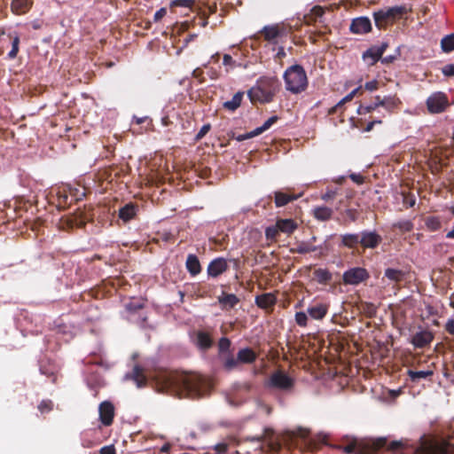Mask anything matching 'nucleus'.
<instances>
[{
    "label": "nucleus",
    "mask_w": 454,
    "mask_h": 454,
    "mask_svg": "<svg viewBox=\"0 0 454 454\" xmlns=\"http://www.w3.org/2000/svg\"><path fill=\"white\" fill-rule=\"evenodd\" d=\"M370 275L364 268L356 267L343 273V282L346 285L356 286L369 278Z\"/></svg>",
    "instance_id": "nucleus-8"
},
{
    "label": "nucleus",
    "mask_w": 454,
    "mask_h": 454,
    "mask_svg": "<svg viewBox=\"0 0 454 454\" xmlns=\"http://www.w3.org/2000/svg\"><path fill=\"white\" fill-rule=\"evenodd\" d=\"M278 121V116L274 115L269 118L262 126L254 129L255 134H262L271 127Z\"/></svg>",
    "instance_id": "nucleus-39"
},
{
    "label": "nucleus",
    "mask_w": 454,
    "mask_h": 454,
    "mask_svg": "<svg viewBox=\"0 0 454 454\" xmlns=\"http://www.w3.org/2000/svg\"><path fill=\"white\" fill-rule=\"evenodd\" d=\"M442 73L443 74V75L445 76H454V64H448V65H445L442 68Z\"/></svg>",
    "instance_id": "nucleus-51"
},
{
    "label": "nucleus",
    "mask_w": 454,
    "mask_h": 454,
    "mask_svg": "<svg viewBox=\"0 0 454 454\" xmlns=\"http://www.w3.org/2000/svg\"><path fill=\"white\" fill-rule=\"evenodd\" d=\"M301 194L294 195L289 194L283 192H275V204L277 207H283L288 204L289 202L297 200L300 198Z\"/></svg>",
    "instance_id": "nucleus-21"
},
{
    "label": "nucleus",
    "mask_w": 454,
    "mask_h": 454,
    "mask_svg": "<svg viewBox=\"0 0 454 454\" xmlns=\"http://www.w3.org/2000/svg\"><path fill=\"white\" fill-rule=\"evenodd\" d=\"M426 226L428 230L432 231H435L440 229L441 227V222L440 220L435 216H430L426 219Z\"/></svg>",
    "instance_id": "nucleus-38"
},
{
    "label": "nucleus",
    "mask_w": 454,
    "mask_h": 454,
    "mask_svg": "<svg viewBox=\"0 0 454 454\" xmlns=\"http://www.w3.org/2000/svg\"><path fill=\"white\" fill-rule=\"evenodd\" d=\"M209 129L210 124L203 125L195 137L196 140H200L209 131Z\"/></svg>",
    "instance_id": "nucleus-53"
},
{
    "label": "nucleus",
    "mask_w": 454,
    "mask_h": 454,
    "mask_svg": "<svg viewBox=\"0 0 454 454\" xmlns=\"http://www.w3.org/2000/svg\"><path fill=\"white\" fill-rule=\"evenodd\" d=\"M375 99L379 100L380 106L385 107L388 111H391L393 108H395L398 102V100L394 97H386L384 98H380V96H377Z\"/></svg>",
    "instance_id": "nucleus-33"
},
{
    "label": "nucleus",
    "mask_w": 454,
    "mask_h": 454,
    "mask_svg": "<svg viewBox=\"0 0 454 454\" xmlns=\"http://www.w3.org/2000/svg\"><path fill=\"white\" fill-rule=\"evenodd\" d=\"M415 454H450V452L446 444H441L422 436Z\"/></svg>",
    "instance_id": "nucleus-5"
},
{
    "label": "nucleus",
    "mask_w": 454,
    "mask_h": 454,
    "mask_svg": "<svg viewBox=\"0 0 454 454\" xmlns=\"http://www.w3.org/2000/svg\"><path fill=\"white\" fill-rule=\"evenodd\" d=\"M243 97L244 92L238 91L231 100H227L223 104V107L230 112L236 111L240 106Z\"/></svg>",
    "instance_id": "nucleus-23"
},
{
    "label": "nucleus",
    "mask_w": 454,
    "mask_h": 454,
    "mask_svg": "<svg viewBox=\"0 0 454 454\" xmlns=\"http://www.w3.org/2000/svg\"><path fill=\"white\" fill-rule=\"evenodd\" d=\"M387 443V439L386 438H379L376 442H375V447L377 449H380V448H383Z\"/></svg>",
    "instance_id": "nucleus-63"
},
{
    "label": "nucleus",
    "mask_w": 454,
    "mask_h": 454,
    "mask_svg": "<svg viewBox=\"0 0 454 454\" xmlns=\"http://www.w3.org/2000/svg\"><path fill=\"white\" fill-rule=\"evenodd\" d=\"M408 375L412 382H419L421 379H426L433 375L432 371H408Z\"/></svg>",
    "instance_id": "nucleus-32"
},
{
    "label": "nucleus",
    "mask_w": 454,
    "mask_h": 454,
    "mask_svg": "<svg viewBox=\"0 0 454 454\" xmlns=\"http://www.w3.org/2000/svg\"><path fill=\"white\" fill-rule=\"evenodd\" d=\"M385 277L394 282H400L403 279V271L396 269L387 268L384 273Z\"/></svg>",
    "instance_id": "nucleus-31"
},
{
    "label": "nucleus",
    "mask_w": 454,
    "mask_h": 454,
    "mask_svg": "<svg viewBox=\"0 0 454 454\" xmlns=\"http://www.w3.org/2000/svg\"><path fill=\"white\" fill-rule=\"evenodd\" d=\"M279 229L278 228V224L271 225L266 228L265 230V237L267 240H270V242L276 241L278 236L279 235Z\"/></svg>",
    "instance_id": "nucleus-37"
},
{
    "label": "nucleus",
    "mask_w": 454,
    "mask_h": 454,
    "mask_svg": "<svg viewBox=\"0 0 454 454\" xmlns=\"http://www.w3.org/2000/svg\"><path fill=\"white\" fill-rule=\"evenodd\" d=\"M343 450L344 452L346 453H355L357 451V445L356 443L355 442H351L348 445H346L344 448H343Z\"/></svg>",
    "instance_id": "nucleus-61"
},
{
    "label": "nucleus",
    "mask_w": 454,
    "mask_h": 454,
    "mask_svg": "<svg viewBox=\"0 0 454 454\" xmlns=\"http://www.w3.org/2000/svg\"><path fill=\"white\" fill-rule=\"evenodd\" d=\"M307 312L313 319L321 320L326 316L328 312V305L324 303H317L309 307Z\"/></svg>",
    "instance_id": "nucleus-17"
},
{
    "label": "nucleus",
    "mask_w": 454,
    "mask_h": 454,
    "mask_svg": "<svg viewBox=\"0 0 454 454\" xmlns=\"http://www.w3.org/2000/svg\"><path fill=\"white\" fill-rule=\"evenodd\" d=\"M378 82L376 80H373V81H370V82H367L365 84H364V89L369 90V91H373V90H376L378 89Z\"/></svg>",
    "instance_id": "nucleus-60"
},
{
    "label": "nucleus",
    "mask_w": 454,
    "mask_h": 454,
    "mask_svg": "<svg viewBox=\"0 0 454 454\" xmlns=\"http://www.w3.org/2000/svg\"><path fill=\"white\" fill-rule=\"evenodd\" d=\"M228 450V444L225 442H220L214 446V453H207V454H224Z\"/></svg>",
    "instance_id": "nucleus-46"
},
{
    "label": "nucleus",
    "mask_w": 454,
    "mask_h": 454,
    "mask_svg": "<svg viewBox=\"0 0 454 454\" xmlns=\"http://www.w3.org/2000/svg\"><path fill=\"white\" fill-rule=\"evenodd\" d=\"M195 344L200 349L207 350L212 347L213 340L208 333L199 331L196 333Z\"/></svg>",
    "instance_id": "nucleus-15"
},
{
    "label": "nucleus",
    "mask_w": 454,
    "mask_h": 454,
    "mask_svg": "<svg viewBox=\"0 0 454 454\" xmlns=\"http://www.w3.org/2000/svg\"><path fill=\"white\" fill-rule=\"evenodd\" d=\"M404 5L382 8L373 12V19L378 28L381 29L402 19L408 12Z\"/></svg>",
    "instance_id": "nucleus-4"
},
{
    "label": "nucleus",
    "mask_w": 454,
    "mask_h": 454,
    "mask_svg": "<svg viewBox=\"0 0 454 454\" xmlns=\"http://www.w3.org/2000/svg\"><path fill=\"white\" fill-rule=\"evenodd\" d=\"M268 385L276 389L289 391L294 386V380L283 371L278 370L270 375Z\"/></svg>",
    "instance_id": "nucleus-6"
},
{
    "label": "nucleus",
    "mask_w": 454,
    "mask_h": 454,
    "mask_svg": "<svg viewBox=\"0 0 454 454\" xmlns=\"http://www.w3.org/2000/svg\"><path fill=\"white\" fill-rule=\"evenodd\" d=\"M360 89H361V87H357L355 90H353L352 91H350L340 101H339V103L335 106L333 110H335L337 107L342 106L343 104L351 101L354 98V97L356 95V93L360 90Z\"/></svg>",
    "instance_id": "nucleus-43"
},
{
    "label": "nucleus",
    "mask_w": 454,
    "mask_h": 454,
    "mask_svg": "<svg viewBox=\"0 0 454 454\" xmlns=\"http://www.w3.org/2000/svg\"><path fill=\"white\" fill-rule=\"evenodd\" d=\"M278 81L274 78L262 80L256 87L251 88L247 95L253 103H269L278 91Z\"/></svg>",
    "instance_id": "nucleus-3"
},
{
    "label": "nucleus",
    "mask_w": 454,
    "mask_h": 454,
    "mask_svg": "<svg viewBox=\"0 0 454 454\" xmlns=\"http://www.w3.org/2000/svg\"><path fill=\"white\" fill-rule=\"evenodd\" d=\"M239 363V361L238 357L235 358L233 356H229L225 359L223 366L227 371H232L233 369H235L238 366Z\"/></svg>",
    "instance_id": "nucleus-40"
},
{
    "label": "nucleus",
    "mask_w": 454,
    "mask_h": 454,
    "mask_svg": "<svg viewBox=\"0 0 454 454\" xmlns=\"http://www.w3.org/2000/svg\"><path fill=\"white\" fill-rule=\"evenodd\" d=\"M360 235L359 234H344L341 236V241L343 246L354 248L358 244H360Z\"/></svg>",
    "instance_id": "nucleus-29"
},
{
    "label": "nucleus",
    "mask_w": 454,
    "mask_h": 454,
    "mask_svg": "<svg viewBox=\"0 0 454 454\" xmlns=\"http://www.w3.org/2000/svg\"><path fill=\"white\" fill-rule=\"evenodd\" d=\"M333 213V211L332 208L325 206L316 207L313 209V215L318 221L330 220L332 218Z\"/></svg>",
    "instance_id": "nucleus-26"
},
{
    "label": "nucleus",
    "mask_w": 454,
    "mask_h": 454,
    "mask_svg": "<svg viewBox=\"0 0 454 454\" xmlns=\"http://www.w3.org/2000/svg\"><path fill=\"white\" fill-rule=\"evenodd\" d=\"M276 223L283 233L291 234L297 229V223L293 219H278Z\"/></svg>",
    "instance_id": "nucleus-24"
},
{
    "label": "nucleus",
    "mask_w": 454,
    "mask_h": 454,
    "mask_svg": "<svg viewBox=\"0 0 454 454\" xmlns=\"http://www.w3.org/2000/svg\"><path fill=\"white\" fill-rule=\"evenodd\" d=\"M441 48L443 52L447 53L454 51V33L442 38Z\"/></svg>",
    "instance_id": "nucleus-30"
},
{
    "label": "nucleus",
    "mask_w": 454,
    "mask_h": 454,
    "mask_svg": "<svg viewBox=\"0 0 454 454\" xmlns=\"http://www.w3.org/2000/svg\"><path fill=\"white\" fill-rule=\"evenodd\" d=\"M379 106H380V104H379V100L375 99V102L371 105L364 106H360V107L358 108V114H364L372 113Z\"/></svg>",
    "instance_id": "nucleus-42"
},
{
    "label": "nucleus",
    "mask_w": 454,
    "mask_h": 454,
    "mask_svg": "<svg viewBox=\"0 0 454 454\" xmlns=\"http://www.w3.org/2000/svg\"><path fill=\"white\" fill-rule=\"evenodd\" d=\"M403 204L409 207H414L416 204V198L412 194L403 193Z\"/></svg>",
    "instance_id": "nucleus-47"
},
{
    "label": "nucleus",
    "mask_w": 454,
    "mask_h": 454,
    "mask_svg": "<svg viewBox=\"0 0 454 454\" xmlns=\"http://www.w3.org/2000/svg\"><path fill=\"white\" fill-rule=\"evenodd\" d=\"M52 402L50 400H43L39 405L38 410L41 411V413H46L52 410Z\"/></svg>",
    "instance_id": "nucleus-44"
},
{
    "label": "nucleus",
    "mask_w": 454,
    "mask_h": 454,
    "mask_svg": "<svg viewBox=\"0 0 454 454\" xmlns=\"http://www.w3.org/2000/svg\"><path fill=\"white\" fill-rule=\"evenodd\" d=\"M237 356H238L239 363H243V364H252L257 358L256 353L250 348H241L238 352Z\"/></svg>",
    "instance_id": "nucleus-22"
},
{
    "label": "nucleus",
    "mask_w": 454,
    "mask_h": 454,
    "mask_svg": "<svg viewBox=\"0 0 454 454\" xmlns=\"http://www.w3.org/2000/svg\"><path fill=\"white\" fill-rule=\"evenodd\" d=\"M99 419L101 423L109 427L112 425L114 418V407L109 401H104L99 404L98 407Z\"/></svg>",
    "instance_id": "nucleus-10"
},
{
    "label": "nucleus",
    "mask_w": 454,
    "mask_h": 454,
    "mask_svg": "<svg viewBox=\"0 0 454 454\" xmlns=\"http://www.w3.org/2000/svg\"><path fill=\"white\" fill-rule=\"evenodd\" d=\"M295 322L296 324L301 327H306L308 325V316L305 312L300 311L296 312L295 316Z\"/></svg>",
    "instance_id": "nucleus-41"
},
{
    "label": "nucleus",
    "mask_w": 454,
    "mask_h": 454,
    "mask_svg": "<svg viewBox=\"0 0 454 454\" xmlns=\"http://www.w3.org/2000/svg\"><path fill=\"white\" fill-rule=\"evenodd\" d=\"M395 227L400 229L402 231L407 232L411 231L413 228V224L411 221H401L395 223Z\"/></svg>",
    "instance_id": "nucleus-45"
},
{
    "label": "nucleus",
    "mask_w": 454,
    "mask_h": 454,
    "mask_svg": "<svg viewBox=\"0 0 454 454\" xmlns=\"http://www.w3.org/2000/svg\"><path fill=\"white\" fill-rule=\"evenodd\" d=\"M32 6V0H12L11 9L17 15L25 14Z\"/></svg>",
    "instance_id": "nucleus-18"
},
{
    "label": "nucleus",
    "mask_w": 454,
    "mask_h": 454,
    "mask_svg": "<svg viewBox=\"0 0 454 454\" xmlns=\"http://www.w3.org/2000/svg\"><path fill=\"white\" fill-rule=\"evenodd\" d=\"M324 13L325 10L321 6H314L311 9V14L315 19L321 18L324 15Z\"/></svg>",
    "instance_id": "nucleus-54"
},
{
    "label": "nucleus",
    "mask_w": 454,
    "mask_h": 454,
    "mask_svg": "<svg viewBox=\"0 0 454 454\" xmlns=\"http://www.w3.org/2000/svg\"><path fill=\"white\" fill-rule=\"evenodd\" d=\"M186 268H187V270L192 276H196L200 272V270H201L200 263L198 257L195 254H188L187 259H186Z\"/></svg>",
    "instance_id": "nucleus-25"
},
{
    "label": "nucleus",
    "mask_w": 454,
    "mask_h": 454,
    "mask_svg": "<svg viewBox=\"0 0 454 454\" xmlns=\"http://www.w3.org/2000/svg\"><path fill=\"white\" fill-rule=\"evenodd\" d=\"M12 39V50L8 53L10 59H15L19 52L20 36L18 34L9 35Z\"/></svg>",
    "instance_id": "nucleus-34"
},
{
    "label": "nucleus",
    "mask_w": 454,
    "mask_h": 454,
    "mask_svg": "<svg viewBox=\"0 0 454 454\" xmlns=\"http://www.w3.org/2000/svg\"><path fill=\"white\" fill-rule=\"evenodd\" d=\"M228 269L227 261L219 257L213 260L207 266V273L210 277L216 278Z\"/></svg>",
    "instance_id": "nucleus-13"
},
{
    "label": "nucleus",
    "mask_w": 454,
    "mask_h": 454,
    "mask_svg": "<svg viewBox=\"0 0 454 454\" xmlns=\"http://www.w3.org/2000/svg\"><path fill=\"white\" fill-rule=\"evenodd\" d=\"M193 3V0H174L172 5L190 8Z\"/></svg>",
    "instance_id": "nucleus-50"
},
{
    "label": "nucleus",
    "mask_w": 454,
    "mask_h": 454,
    "mask_svg": "<svg viewBox=\"0 0 454 454\" xmlns=\"http://www.w3.org/2000/svg\"><path fill=\"white\" fill-rule=\"evenodd\" d=\"M166 14H167L166 8H160L154 13L153 21L159 22Z\"/></svg>",
    "instance_id": "nucleus-56"
},
{
    "label": "nucleus",
    "mask_w": 454,
    "mask_h": 454,
    "mask_svg": "<svg viewBox=\"0 0 454 454\" xmlns=\"http://www.w3.org/2000/svg\"><path fill=\"white\" fill-rule=\"evenodd\" d=\"M100 454H116L114 445L104 446L99 450Z\"/></svg>",
    "instance_id": "nucleus-57"
},
{
    "label": "nucleus",
    "mask_w": 454,
    "mask_h": 454,
    "mask_svg": "<svg viewBox=\"0 0 454 454\" xmlns=\"http://www.w3.org/2000/svg\"><path fill=\"white\" fill-rule=\"evenodd\" d=\"M315 279L319 284H327L332 280V273L326 269H317L313 272Z\"/></svg>",
    "instance_id": "nucleus-28"
},
{
    "label": "nucleus",
    "mask_w": 454,
    "mask_h": 454,
    "mask_svg": "<svg viewBox=\"0 0 454 454\" xmlns=\"http://www.w3.org/2000/svg\"><path fill=\"white\" fill-rule=\"evenodd\" d=\"M449 106L448 98L442 92L433 93L427 99V110L430 114L442 113Z\"/></svg>",
    "instance_id": "nucleus-7"
},
{
    "label": "nucleus",
    "mask_w": 454,
    "mask_h": 454,
    "mask_svg": "<svg viewBox=\"0 0 454 454\" xmlns=\"http://www.w3.org/2000/svg\"><path fill=\"white\" fill-rule=\"evenodd\" d=\"M349 30L355 35H364L372 30L371 20L367 17H358L351 20Z\"/></svg>",
    "instance_id": "nucleus-9"
},
{
    "label": "nucleus",
    "mask_w": 454,
    "mask_h": 454,
    "mask_svg": "<svg viewBox=\"0 0 454 454\" xmlns=\"http://www.w3.org/2000/svg\"><path fill=\"white\" fill-rule=\"evenodd\" d=\"M381 237L375 231H362L360 234V245L364 248H375L381 242Z\"/></svg>",
    "instance_id": "nucleus-11"
},
{
    "label": "nucleus",
    "mask_w": 454,
    "mask_h": 454,
    "mask_svg": "<svg viewBox=\"0 0 454 454\" xmlns=\"http://www.w3.org/2000/svg\"><path fill=\"white\" fill-rule=\"evenodd\" d=\"M317 247L315 246L307 244V243H300L294 248L292 249L293 252L298 253L301 254L315 252Z\"/></svg>",
    "instance_id": "nucleus-36"
},
{
    "label": "nucleus",
    "mask_w": 454,
    "mask_h": 454,
    "mask_svg": "<svg viewBox=\"0 0 454 454\" xmlns=\"http://www.w3.org/2000/svg\"><path fill=\"white\" fill-rule=\"evenodd\" d=\"M261 33L263 35L264 39L269 42H273L280 35V31L278 26H265Z\"/></svg>",
    "instance_id": "nucleus-27"
},
{
    "label": "nucleus",
    "mask_w": 454,
    "mask_h": 454,
    "mask_svg": "<svg viewBox=\"0 0 454 454\" xmlns=\"http://www.w3.org/2000/svg\"><path fill=\"white\" fill-rule=\"evenodd\" d=\"M403 447V443L401 441H393L387 445V449L390 451H396Z\"/></svg>",
    "instance_id": "nucleus-52"
},
{
    "label": "nucleus",
    "mask_w": 454,
    "mask_h": 454,
    "mask_svg": "<svg viewBox=\"0 0 454 454\" xmlns=\"http://www.w3.org/2000/svg\"><path fill=\"white\" fill-rule=\"evenodd\" d=\"M434 339V335L429 331H420L416 333L411 339V343L415 348H423L429 345Z\"/></svg>",
    "instance_id": "nucleus-14"
},
{
    "label": "nucleus",
    "mask_w": 454,
    "mask_h": 454,
    "mask_svg": "<svg viewBox=\"0 0 454 454\" xmlns=\"http://www.w3.org/2000/svg\"><path fill=\"white\" fill-rule=\"evenodd\" d=\"M276 302V296L271 293L262 294L255 297V304L262 309L272 308Z\"/></svg>",
    "instance_id": "nucleus-16"
},
{
    "label": "nucleus",
    "mask_w": 454,
    "mask_h": 454,
    "mask_svg": "<svg viewBox=\"0 0 454 454\" xmlns=\"http://www.w3.org/2000/svg\"><path fill=\"white\" fill-rule=\"evenodd\" d=\"M230 346H231V340L228 338L223 337L219 340L218 347H219V350L221 352L227 351L229 349Z\"/></svg>",
    "instance_id": "nucleus-48"
},
{
    "label": "nucleus",
    "mask_w": 454,
    "mask_h": 454,
    "mask_svg": "<svg viewBox=\"0 0 454 454\" xmlns=\"http://www.w3.org/2000/svg\"><path fill=\"white\" fill-rule=\"evenodd\" d=\"M387 48V43H383L380 46H373L369 48L363 53V59L364 60L371 59L370 65H374L379 59H381L383 53Z\"/></svg>",
    "instance_id": "nucleus-12"
},
{
    "label": "nucleus",
    "mask_w": 454,
    "mask_h": 454,
    "mask_svg": "<svg viewBox=\"0 0 454 454\" xmlns=\"http://www.w3.org/2000/svg\"><path fill=\"white\" fill-rule=\"evenodd\" d=\"M223 63L224 66L231 65L233 63V59H232L231 56H230L228 54H224L223 58Z\"/></svg>",
    "instance_id": "nucleus-64"
},
{
    "label": "nucleus",
    "mask_w": 454,
    "mask_h": 454,
    "mask_svg": "<svg viewBox=\"0 0 454 454\" xmlns=\"http://www.w3.org/2000/svg\"><path fill=\"white\" fill-rule=\"evenodd\" d=\"M162 390L179 397L197 398L207 389V382L200 374L176 372H163L159 376Z\"/></svg>",
    "instance_id": "nucleus-1"
},
{
    "label": "nucleus",
    "mask_w": 454,
    "mask_h": 454,
    "mask_svg": "<svg viewBox=\"0 0 454 454\" xmlns=\"http://www.w3.org/2000/svg\"><path fill=\"white\" fill-rule=\"evenodd\" d=\"M137 207L134 203H128L119 209V217L123 222H129L137 215Z\"/></svg>",
    "instance_id": "nucleus-19"
},
{
    "label": "nucleus",
    "mask_w": 454,
    "mask_h": 454,
    "mask_svg": "<svg viewBox=\"0 0 454 454\" xmlns=\"http://www.w3.org/2000/svg\"><path fill=\"white\" fill-rule=\"evenodd\" d=\"M218 302L223 309H232L239 302V299L233 294L223 292L222 294L218 296Z\"/></svg>",
    "instance_id": "nucleus-20"
},
{
    "label": "nucleus",
    "mask_w": 454,
    "mask_h": 454,
    "mask_svg": "<svg viewBox=\"0 0 454 454\" xmlns=\"http://www.w3.org/2000/svg\"><path fill=\"white\" fill-rule=\"evenodd\" d=\"M133 379L138 387H144L146 383V379L143 374V371L138 366H136L133 370Z\"/></svg>",
    "instance_id": "nucleus-35"
},
{
    "label": "nucleus",
    "mask_w": 454,
    "mask_h": 454,
    "mask_svg": "<svg viewBox=\"0 0 454 454\" xmlns=\"http://www.w3.org/2000/svg\"><path fill=\"white\" fill-rule=\"evenodd\" d=\"M349 177L356 184H361L364 183V176L359 174H351Z\"/></svg>",
    "instance_id": "nucleus-62"
},
{
    "label": "nucleus",
    "mask_w": 454,
    "mask_h": 454,
    "mask_svg": "<svg viewBox=\"0 0 454 454\" xmlns=\"http://www.w3.org/2000/svg\"><path fill=\"white\" fill-rule=\"evenodd\" d=\"M259 134H255L254 133V129L250 131V132H247V133H245V134H242V135H239V137H237V140L238 141H244L246 139H249V138H252L255 136H258Z\"/></svg>",
    "instance_id": "nucleus-59"
},
{
    "label": "nucleus",
    "mask_w": 454,
    "mask_h": 454,
    "mask_svg": "<svg viewBox=\"0 0 454 454\" xmlns=\"http://www.w3.org/2000/svg\"><path fill=\"white\" fill-rule=\"evenodd\" d=\"M444 329L449 334L454 335V318H450L446 322Z\"/></svg>",
    "instance_id": "nucleus-55"
},
{
    "label": "nucleus",
    "mask_w": 454,
    "mask_h": 454,
    "mask_svg": "<svg viewBox=\"0 0 454 454\" xmlns=\"http://www.w3.org/2000/svg\"><path fill=\"white\" fill-rule=\"evenodd\" d=\"M284 80L286 89L294 94H299L308 87V77L301 65L289 67L284 73Z\"/></svg>",
    "instance_id": "nucleus-2"
},
{
    "label": "nucleus",
    "mask_w": 454,
    "mask_h": 454,
    "mask_svg": "<svg viewBox=\"0 0 454 454\" xmlns=\"http://www.w3.org/2000/svg\"><path fill=\"white\" fill-rule=\"evenodd\" d=\"M336 191H333V190H328L325 193H324L322 196H321V199L325 201H328L330 200H333L334 199V197L336 196Z\"/></svg>",
    "instance_id": "nucleus-58"
},
{
    "label": "nucleus",
    "mask_w": 454,
    "mask_h": 454,
    "mask_svg": "<svg viewBox=\"0 0 454 454\" xmlns=\"http://www.w3.org/2000/svg\"><path fill=\"white\" fill-rule=\"evenodd\" d=\"M125 307H126L127 310H129L130 312H136V311L141 309L144 307V304L141 302L130 301V302L127 303Z\"/></svg>",
    "instance_id": "nucleus-49"
}]
</instances>
